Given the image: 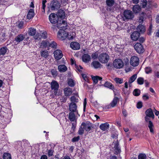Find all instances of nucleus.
I'll return each instance as SVG.
<instances>
[{"mask_svg": "<svg viewBox=\"0 0 159 159\" xmlns=\"http://www.w3.org/2000/svg\"><path fill=\"white\" fill-rule=\"evenodd\" d=\"M134 17L132 12L130 10H125L123 12V16H122L124 21L132 19Z\"/></svg>", "mask_w": 159, "mask_h": 159, "instance_id": "nucleus-1", "label": "nucleus"}, {"mask_svg": "<svg viewBox=\"0 0 159 159\" xmlns=\"http://www.w3.org/2000/svg\"><path fill=\"white\" fill-rule=\"evenodd\" d=\"M109 59V56L106 53H102L98 57L99 61L102 63H107Z\"/></svg>", "mask_w": 159, "mask_h": 159, "instance_id": "nucleus-2", "label": "nucleus"}, {"mask_svg": "<svg viewBox=\"0 0 159 159\" xmlns=\"http://www.w3.org/2000/svg\"><path fill=\"white\" fill-rule=\"evenodd\" d=\"M57 26L60 30H65L67 29V25L65 20H60L57 24Z\"/></svg>", "mask_w": 159, "mask_h": 159, "instance_id": "nucleus-3", "label": "nucleus"}, {"mask_svg": "<svg viewBox=\"0 0 159 159\" xmlns=\"http://www.w3.org/2000/svg\"><path fill=\"white\" fill-rule=\"evenodd\" d=\"M51 88L52 90L53 91L55 95H57V91L58 90L59 85L58 83L56 81H52L51 83Z\"/></svg>", "mask_w": 159, "mask_h": 159, "instance_id": "nucleus-4", "label": "nucleus"}, {"mask_svg": "<svg viewBox=\"0 0 159 159\" xmlns=\"http://www.w3.org/2000/svg\"><path fill=\"white\" fill-rule=\"evenodd\" d=\"M114 67L117 69L122 68L124 66V63L120 59H116L113 62Z\"/></svg>", "mask_w": 159, "mask_h": 159, "instance_id": "nucleus-5", "label": "nucleus"}, {"mask_svg": "<svg viewBox=\"0 0 159 159\" xmlns=\"http://www.w3.org/2000/svg\"><path fill=\"white\" fill-rule=\"evenodd\" d=\"M134 47L136 51L139 53H143L145 51L143 45L140 43H137Z\"/></svg>", "mask_w": 159, "mask_h": 159, "instance_id": "nucleus-6", "label": "nucleus"}, {"mask_svg": "<svg viewBox=\"0 0 159 159\" xmlns=\"http://www.w3.org/2000/svg\"><path fill=\"white\" fill-rule=\"evenodd\" d=\"M49 19L50 22L53 24L58 23V17L57 15L54 14L52 13L49 16Z\"/></svg>", "mask_w": 159, "mask_h": 159, "instance_id": "nucleus-7", "label": "nucleus"}, {"mask_svg": "<svg viewBox=\"0 0 159 159\" xmlns=\"http://www.w3.org/2000/svg\"><path fill=\"white\" fill-rule=\"evenodd\" d=\"M51 8L52 10H57L60 7V4L59 2L56 0H53L51 3Z\"/></svg>", "mask_w": 159, "mask_h": 159, "instance_id": "nucleus-8", "label": "nucleus"}, {"mask_svg": "<svg viewBox=\"0 0 159 159\" xmlns=\"http://www.w3.org/2000/svg\"><path fill=\"white\" fill-rule=\"evenodd\" d=\"M81 126H83L84 129L87 132L89 131L93 128L92 124L89 121H87L86 123L83 122Z\"/></svg>", "mask_w": 159, "mask_h": 159, "instance_id": "nucleus-9", "label": "nucleus"}, {"mask_svg": "<svg viewBox=\"0 0 159 159\" xmlns=\"http://www.w3.org/2000/svg\"><path fill=\"white\" fill-rule=\"evenodd\" d=\"M139 63V58L135 56L131 57L130 60V64L133 66H136L138 65Z\"/></svg>", "mask_w": 159, "mask_h": 159, "instance_id": "nucleus-10", "label": "nucleus"}, {"mask_svg": "<svg viewBox=\"0 0 159 159\" xmlns=\"http://www.w3.org/2000/svg\"><path fill=\"white\" fill-rule=\"evenodd\" d=\"M149 117L148 116L146 115L145 117V120L146 122H148V127L149 129L150 132L151 133L154 134V125L152 122L150 120V119Z\"/></svg>", "mask_w": 159, "mask_h": 159, "instance_id": "nucleus-11", "label": "nucleus"}, {"mask_svg": "<svg viewBox=\"0 0 159 159\" xmlns=\"http://www.w3.org/2000/svg\"><path fill=\"white\" fill-rule=\"evenodd\" d=\"M54 57L57 60L60 59L63 56L62 51L60 50H57L54 52Z\"/></svg>", "mask_w": 159, "mask_h": 159, "instance_id": "nucleus-12", "label": "nucleus"}, {"mask_svg": "<svg viewBox=\"0 0 159 159\" xmlns=\"http://www.w3.org/2000/svg\"><path fill=\"white\" fill-rule=\"evenodd\" d=\"M77 108V105L75 103L71 102L69 105V110L71 112L78 113Z\"/></svg>", "mask_w": 159, "mask_h": 159, "instance_id": "nucleus-13", "label": "nucleus"}, {"mask_svg": "<svg viewBox=\"0 0 159 159\" xmlns=\"http://www.w3.org/2000/svg\"><path fill=\"white\" fill-rule=\"evenodd\" d=\"M140 35V33L138 31H134L131 34L130 37L132 40L136 41L138 39Z\"/></svg>", "mask_w": 159, "mask_h": 159, "instance_id": "nucleus-14", "label": "nucleus"}, {"mask_svg": "<svg viewBox=\"0 0 159 159\" xmlns=\"http://www.w3.org/2000/svg\"><path fill=\"white\" fill-rule=\"evenodd\" d=\"M119 145V143L117 140L115 143L114 146L113 147V149L115 151L114 154H115L117 155L121 152L120 148Z\"/></svg>", "mask_w": 159, "mask_h": 159, "instance_id": "nucleus-15", "label": "nucleus"}, {"mask_svg": "<svg viewBox=\"0 0 159 159\" xmlns=\"http://www.w3.org/2000/svg\"><path fill=\"white\" fill-rule=\"evenodd\" d=\"M25 38V35L23 34H20L18 35L15 38L14 40L17 43L22 41Z\"/></svg>", "mask_w": 159, "mask_h": 159, "instance_id": "nucleus-16", "label": "nucleus"}, {"mask_svg": "<svg viewBox=\"0 0 159 159\" xmlns=\"http://www.w3.org/2000/svg\"><path fill=\"white\" fill-rule=\"evenodd\" d=\"M70 46L72 49L74 50H79L80 48L79 43L75 42H71L70 43Z\"/></svg>", "mask_w": 159, "mask_h": 159, "instance_id": "nucleus-17", "label": "nucleus"}, {"mask_svg": "<svg viewBox=\"0 0 159 159\" xmlns=\"http://www.w3.org/2000/svg\"><path fill=\"white\" fill-rule=\"evenodd\" d=\"M91 66L94 68L97 69L100 68L102 66V65L98 61H93L91 63Z\"/></svg>", "mask_w": 159, "mask_h": 159, "instance_id": "nucleus-18", "label": "nucleus"}, {"mask_svg": "<svg viewBox=\"0 0 159 159\" xmlns=\"http://www.w3.org/2000/svg\"><path fill=\"white\" fill-rule=\"evenodd\" d=\"M102 86H104L105 87L109 88V89L114 90L113 89H114V87L113 85L110 82L108 81H106L105 83L102 85Z\"/></svg>", "mask_w": 159, "mask_h": 159, "instance_id": "nucleus-19", "label": "nucleus"}, {"mask_svg": "<svg viewBox=\"0 0 159 159\" xmlns=\"http://www.w3.org/2000/svg\"><path fill=\"white\" fill-rule=\"evenodd\" d=\"M82 59L84 62L88 63L91 60L90 56L88 54H85L82 56Z\"/></svg>", "mask_w": 159, "mask_h": 159, "instance_id": "nucleus-20", "label": "nucleus"}, {"mask_svg": "<svg viewBox=\"0 0 159 159\" xmlns=\"http://www.w3.org/2000/svg\"><path fill=\"white\" fill-rule=\"evenodd\" d=\"M145 114L147 116H148L149 117H151L153 119L154 118V115L152 110L151 108H149L147 110L145 111Z\"/></svg>", "mask_w": 159, "mask_h": 159, "instance_id": "nucleus-21", "label": "nucleus"}, {"mask_svg": "<svg viewBox=\"0 0 159 159\" xmlns=\"http://www.w3.org/2000/svg\"><path fill=\"white\" fill-rule=\"evenodd\" d=\"M99 127L102 130L105 131L109 128V125L108 123L106 122L101 124Z\"/></svg>", "mask_w": 159, "mask_h": 159, "instance_id": "nucleus-22", "label": "nucleus"}, {"mask_svg": "<svg viewBox=\"0 0 159 159\" xmlns=\"http://www.w3.org/2000/svg\"><path fill=\"white\" fill-rule=\"evenodd\" d=\"M58 17H59L61 19H63L65 17V13L64 11L62 9H60L58 12Z\"/></svg>", "mask_w": 159, "mask_h": 159, "instance_id": "nucleus-23", "label": "nucleus"}, {"mask_svg": "<svg viewBox=\"0 0 159 159\" xmlns=\"http://www.w3.org/2000/svg\"><path fill=\"white\" fill-rule=\"evenodd\" d=\"M132 10L134 13H138L141 10V7L139 5H135L133 6Z\"/></svg>", "mask_w": 159, "mask_h": 159, "instance_id": "nucleus-24", "label": "nucleus"}, {"mask_svg": "<svg viewBox=\"0 0 159 159\" xmlns=\"http://www.w3.org/2000/svg\"><path fill=\"white\" fill-rule=\"evenodd\" d=\"M34 16V10L32 9H30L27 16V18L30 19L33 17Z\"/></svg>", "mask_w": 159, "mask_h": 159, "instance_id": "nucleus-25", "label": "nucleus"}, {"mask_svg": "<svg viewBox=\"0 0 159 159\" xmlns=\"http://www.w3.org/2000/svg\"><path fill=\"white\" fill-rule=\"evenodd\" d=\"M49 42L47 40H43L41 43L40 48H46L49 47Z\"/></svg>", "mask_w": 159, "mask_h": 159, "instance_id": "nucleus-26", "label": "nucleus"}, {"mask_svg": "<svg viewBox=\"0 0 159 159\" xmlns=\"http://www.w3.org/2000/svg\"><path fill=\"white\" fill-rule=\"evenodd\" d=\"M58 70L59 72H63L66 71L67 68L66 66L63 65H60L58 67Z\"/></svg>", "mask_w": 159, "mask_h": 159, "instance_id": "nucleus-27", "label": "nucleus"}, {"mask_svg": "<svg viewBox=\"0 0 159 159\" xmlns=\"http://www.w3.org/2000/svg\"><path fill=\"white\" fill-rule=\"evenodd\" d=\"M40 55L42 57L46 58L49 56V52L47 50H44L41 51Z\"/></svg>", "mask_w": 159, "mask_h": 159, "instance_id": "nucleus-28", "label": "nucleus"}, {"mask_svg": "<svg viewBox=\"0 0 159 159\" xmlns=\"http://www.w3.org/2000/svg\"><path fill=\"white\" fill-rule=\"evenodd\" d=\"M64 34V30H60L58 32L57 37L62 40L64 39L65 37H63Z\"/></svg>", "mask_w": 159, "mask_h": 159, "instance_id": "nucleus-29", "label": "nucleus"}, {"mask_svg": "<svg viewBox=\"0 0 159 159\" xmlns=\"http://www.w3.org/2000/svg\"><path fill=\"white\" fill-rule=\"evenodd\" d=\"M92 78L93 81V82L95 84H97L98 80L102 81V78L98 76H92Z\"/></svg>", "mask_w": 159, "mask_h": 159, "instance_id": "nucleus-30", "label": "nucleus"}, {"mask_svg": "<svg viewBox=\"0 0 159 159\" xmlns=\"http://www.w3.org/2000/svg\"><path fill=\"white\" fill-rule=\"evenodd\" d=\"M69 119L71 121H74L75 119V115L74 112H70L69 114Z\"/></svg>", "mask_w": 159, "mask_h": 159, "instance_id": "nucleus-31", "label": "nucleus"}, {"mask_svg": "<svg viewBox=\"0 0 159 159\" xmlns=\"http://www.w3.org/2000/svg\"><path fill=\"white\" fill-rule=\"evenodd\" d=\"M118 98L117 97H115L112 102L110 103L111 106L114 107L116 106L118 101Z\"/></svg>", "mask_w": 159, "mask_h": 159, "instance_id": "nucleus-32", "label": "nucleus"}, {"mask_svg": "<svg viewBox=\"0 0 159 159\" xmlns=\"http://www.w3.org/2000/svg\"><path fill=\"white\" fill-rule=\"evenodd\" d=\"M138 31L141 33H143L145 31V27L143 25H139L138 26L137 28Z\"/></svg>", "mask_w": 159, "mask_h": 159, "instance_id": "nucleus-33", "label": "nucleus"}, {"mask_svg": "<svg viewBox=\"0 0 159 159\" xmlns=\"http://www.w3.org/2000/svg\"><path fill=\"white\" fill-rule=\"evenodd\" d=\"M137 78V75L136 74H134L132 76L129 78L128 83L130 85L134 82Z\"/></svg>", "mask_w": 159, "mask_h": 159, "instance_id": "nucleus-34", "label": "nucleus"}, {"mask_svg": "<svg viewBox=\"0 0 159 159\" xmlns=\"http://www.w3.org/2000/svg\"><path fill=\"white\" fill-rule=\"evenodd\" d=\"M64 93L66 96H69L72 93L71 89L70 88H66L64 89Z\"/></svg>", "mask_w": 159, "mask_h": 159, "instance_id": "nucleus-35", "label": "nucleus"}, {"mask_svg": "<svg viewBox=\"0 0 159 159\" xmlns=\"http://www.w3.org/2000/svg\"><path fill=\"white\" fill-rule=\"evenodd\" d=\"M106 2L108 7H111L114 5L115 1L114 0H106Z\"/></svg>", "mask_w": 159, "mask_h": 159, "instance_id": "nucleus-36", "label": "nucleus"}, {"mask_svg": "<svg viewBox=\"0 0 159 159\" xmlns=\"http://www.w3.org/2000/svg\"><path fill=\"white\" fill-rule=\"evenodd\" d=\"M8 49L6 47H3L0 48V54L4 55L7 52Z\"/></svg>", "mask_w": 159, "mask_h": 159, "instance_id": "nucleus-37", "label": "nucleus"}, {"mask_svg": "<svg viewBox=\"0 0 159 159\" xmlns=\"http://www.w3.org/2000/svg\"><path fill=\"white\" fill-rule=\"evenodd\" d=\"M36 33V29L34 28H30L28 31L29 34L31 36L34 35Z\"/></svg>", "mask_w": 159, "mask_h": 159, "instance_id": "nucleus-38", "label": "nucleus"}, {"mask_svg": "<svg viewBox=\"0 0 159 159\" xmlns=\"http://www.w3.org/2000/svg\"><path fill=\"white\" fill-rule=\"evenodd\" d=\"M133 94L135 96H138L140 94V90L138 89H135L133 92Z\"/></svg>", "mask_w": 159, "mask_h": 159, "instance_id": "nucleus-39", "label": "nucleus"}, {"mask_svg": "<svg viewBox=\"0 0 159 159\" xmlns=\"http://www.w3.org/2000/svg\"><path fill=\"white\" fill-rule=\"evenodd\" d=\"M67 83L68 85L71 87H73L75 85V83L74 80L71 79H69Z\"/></svg>", "mask_w": 159, "mask_h": 159, "instance_id": "nucleus-40", "label": "nucleus"}, {"mask_svg": "<svg viewBox=\"0 0 159 159\" xmlns=\"http://www.w3.org/2000/svg\"><path fill=\"white\" fill-rule=\"evenodd\" d=\"M144 13L143 12H142L141 14L142 15L141 16H140L139 17V18L138 19V22L141 23L142 24L143 22V20L144 18Z\"/></svg>", "mask_w": 159, "mask_h": 159, "instance_id": "nucleus-41", "label": "nucleus"}, {"mask_svg": "<svg viewBox=\"0 0 159 159\" xmlns=\"http://www.w3.org/2000/svg\"><path fill=\"white\" fill-rule=\"evenodd\" d=\"M137 82L138 84L142 85L144 82V79L142 77H139L137 79Z\"/></svg>", "mask_w": 159, "mask_h": 159, "instance_id": "nucleus-42", "label": "nucleus"}, {"mask_svg": "<svg viewBox=\"0 0 159 159\" xmlns=\"http://www.w3.org/2000/svg\"><path fill=\"white\" fill-rule=\"evenodd\" d=\"M57 46V43L54 41H52L51 43L49 42V47H50L53 48H56Z\"/></svg>", "mask_w": 159, "mask_h": 159, "instance_id": "nucleus-43", "label": "nucleus"}, {"mask_svg": "<svg viewBox=\"0 0 159 159\" xmlns=\"http://www.w3.org/2000/svg\"><path fill=\"white\" fill-rule=\"evenodd\" d=\"M3 159H11V155L9 153H4L3 156Z\"/></svg>", "mask_w": 159, "mask_h": 159, "instance_id": "nucleus-44", "label": "nucleus"}, {"mask_svg": "<svg viewBox=\"0 0 159 159\" xmlns=\"http://www.w3.org/2000/svg\"><path fill=\"white\" fill-rule=\"evenodd\" d=\"M70 101L72 102H71L77 103L78 102V99L76 98L75 96H71L70 98Z\"/></svg>", "mask_w": 159, "mask_h": 159, "instance_id": "nucleus-45", "label": "nucleus"}, {"mask_svg": "<svg viewBox=\"0 0 159 159\" xmlns=\"http://www.w3.org/2000/svg\"><path fill=\"white\" fill-rule=\"evenodd\" d=\"M47 2L46 0H43L42 1V11L43 13H45V8L46 7L45 3Z\"/></svg>", "mask_w": 159, "mask_h": 159, "instance_id": "nucleus-46", "label": "nucleus"}, {"mask_svg": "<svg viewBox=\"0 0 159 159\" xmlns=\"http://www.w3.org/2000/svg\"><path fill=\"white\" fill-rule=\"evenodd\" d=\"M114 80L117 84H121L123 82V80L122 78H116Z\"/></svg>", "mask_w": 159, "mask_h": 159, "instance_id": "nucleus-47", "label": "nucleus"}, {"mask_svg": "<svg viewBox=\"0 0 159 159\" xmlns=\"http://www.w3.org/2000/svg\"><path fill=\"white\" fill-rule=\"evenodd\" d=\"M147 156L145 154L140 153L138 156V159H146Z\"/></svg>", "mask_w": 159, "mask_h": 159, "instance_id": "nucleus-48", "label": "nucleus"}, {"mask_svg": "<svg viewBox=\"0 0 159 159\" xmlns=\"http://www.w3.org/2000/svg\"><path fill=\"white\" fill-rule=\"evenodd\" d=\"M41 36L43 39H45L47 38V32L45 31L42 32L41 34Z\"/></svg>", "mask_w": 159, "mask_h": 159, "instance_id": "nucleus-49", "label": "nucleus"}, {"mask_svg": "<svg viewBox=\"0 0 159 159\" xmlns=\"http://www.w3.org/2000/svg\"><path fill=\"white\" fill-rule=\"evenodd\" d=\"M51 72L52 75L53 76H56L57 75V71L56 70L52 69L51 70Z\"/></svg>", "mask_w": 159, "mask_h": 159, "instance_id": "nucleus-50", "label": "nucleus"}, {"mask_svg": "<svg viewBox=\"0 0 159 159\" xmlns=\"http://www.w3.org/2000/svg\"><path fill=\"white\" fill-rule=\"evenodd\" d=\"M84 128L81 126L80 127L78 131V133L80 135H82L84 133Z\"/></svg>", "mask_w": 159, "mask_h": 159, "instance_id": "nucleus-51", "label": "nucleus"}, {"mask_svg": "<svg viewBox=\"0 0 159 159\" xmlns=\"http://www.w3.org/2000/svg\"><path fill=\"white\" fill-rule=\"evenodd\" d=\"M142 3H141V4L142 5V7L144 8L146 6L147 1L146 0H142Z\"/></svg>", "mask_w": 159, "mask_h": 159, "instance_id": "nucleus-52", "label": "nucleus"}, {"mask_svg": "<svg viewBox=\"0 0 159 159\" xmlns=\"http://www.w3.org/2000/svg\"><path fill=\"white\" fill-rule=\"evenodd\" d=\"M24 25V22L22 21H20L18 25V27L20 29H22Z\"/></svg>", "mask_w": 159, "mask_h": 159, "instance_id": "nucleus-53", "label": "nucleus"}, {"mask_svg": "<svg viewBox=\"0 0 159 159\" xmlns=\"http://www.w3.org/2000/svg\"><path fill=\"white\" fill-rule=\"evenodd\" d=\"M152 70V69L150 67H146L145 68V71L147 74L151 73Z\"/></svg>", "mask_w": 159, "mask_h": 159, "instance_id": "nucleus-54", "label": "nucleus"}, {"mask_svg": "<svg viewBox=\"0 0 159 159\" xmlns=\"http://www.w3.org/2000/svg\"><path fill=\"white\" fill-rule=\"evenodd\" d=\"M75 65L76 69L78 70L79 72H82V70H81L83 69V67L80 66H77L75 64Z\"/></svg>", "mask_w": 159, "mask_h": 159, "instance_id": "nucleus-55", "label": "nucleus"}, {"mask_svg": "<svg viewBox=\"0 0 159 159\" xmlns=\"http://www.w3.org/2000/svg\"><path fill=\"white\" fill-rule=\"evenodd\" d=\"M152 28V25H150V26L149 27V28L147 31V34L149 35H151V34Z\"/></svg>", "mask_w": 159, "mask_h": 159, "instance_id": "nucleus-56", "label": "nucleus"}, {"mask_svg": "<svg viewBox=\"0 0 159 159\" xmlns=\"http://www.w3.org/2000/svg\"><path fill=\"white\" fill-rule=\"evenodd\" d=\"M91 56L92 58L95 60L98 58V55L97 53L95 52L93 53Z\"/></svg>", "mask_w": 159, "mask_h": 159, "instance_id": "nucleus-57", "label": "nucleus"}, {"mask_svg": "<svg viewBox=\"0 0 159 159\" xmlns=\"http://www.w3.org/2000/svg\"><path fill=\"white\" fill-rule=\"evenodd\" d=\"M80 137L79 136L76 137H74L72 139V141L73 142H77L80 139Z\"/></svg>", "mask_w": 159, "mask_h": 159, "instance_id": "nucleus-58", "label": "nucleus"}, {"mask_svg": "<svg viewBox=\"0 0 159 159\" xmlns=\"http://www.w3.org/2000/svg\"><path fill=\"white\" fill-rule=\"evenodd\" d=\"M143 100L146 101L148 100L149 98V97L148 94H145L143 96Z\"/></svg>", "mask_w": 159, "mask_h": 159, "instance_id": "nucleus-59", "label": "nucleus"}, {"mask_svg": "<svg viewBox=\"0 0 159 159\" xmlns=\"http://www.w3.org/2000/svg\"><path fill=\"white\" fill-rule=\"evenodd\" d=\"M142 103L141 102H138L137 104V107L138 109L142 108Z\"/></svg>", "mask_w": 159, "mask_h": 159, "instance_id": "nucleus-60", "label": "nucleus"}, {"mask_svg": "<svg viewBox=\"0 0 159 159\" xmlns=\"http://www.w3.org/2000/svg\"><path fill=\"white\" fill-rule=\"evenodd\" d=\"M53 152V150L52 149H50L48 151V155L49 157H51L52 156Z\"/></svg>", "mask_w": 159, "mask_h": 159, "instance_id": "nucleus-61", "label": "nucleus"}, {"mask_svg": "<svg viewBox=\"0 0 159 159\" xmlns=\"http://www.w3.org/2000/svg\"><path fill=\"white\" fill-rule=\"evenodd\" d=\"M87 104V101H86V98H85L84 99V111H85V109H86V107Z\"/></svg>", "mask_w": 159, "mask_h": 159, "instance_id": "nucleus-62", "label": "nucleus"}, {"mask_svg": "<svg viewBox=\"0 0 159 159\" xmlns=\"http://www.w3.org/2000/svg\"><path fill=\"white\" fill-rule=\"evenodd\" d=\"M122 113L125 117H126L127 115V113L125 109L123 108L122 110Z\"/></svg>", "mask_w": 159, "mask_h": 159, "instance_id": "nucleus-63", "label": "nucleus"}, {"mask_svg": "<svg viewBox=\"0 0 159 159\" xmlns=\"http://www.w3.org/2000/svg\"><path fill=\"white\" fill-rule=\"evenodd\" d=\"M112 107L111 106V104L110 103L109 104L103 107V109H110Z\"/></svg>", "mask_w": 159, "mask_h": 159, "instance_id": "nucleus-64", "label": "nucleus"}]
</instances>
